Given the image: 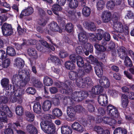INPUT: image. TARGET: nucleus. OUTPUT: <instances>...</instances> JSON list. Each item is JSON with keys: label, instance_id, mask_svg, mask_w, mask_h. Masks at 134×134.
I'll use <instances>...</instances> for the list:
<instances>
[{"label": "nucleus", "instance_id": "nucleus-1", "mask_svg": "<svg viewBox=\"0 0 134 134\" xmlns=\"http://www.w3.org/2000/svg\"><path fill=\"white\" fill-rule=\"evenodd\" d=\"M40 125L42 129L46 133L52 134L55 132V126L52 122L46 120L42 121Z\"/></svg>", "mask_w": 134, "mask_h": 134}, {"label": "nucleus", "instance_id": "nucleus-2", "mask_svg": "<svg viewBox=\"0 0 134 134\" xmlns=\"http://www.w3.org/2000/svg\"><path fill=\"white\" fill-rule=\"evenodd\" d=\"M72 82L70 81H67L65 83L61 82H56L55 85L56 86L60 88V92L63 94H69L72 91V86L71 84Z\"/></svg>", "mask_w": 134, "mask_h": 134}, {"label": "nucleus", "instance_id": "nucleus-3", "mask_svg": "<svg viewBox=\"0 0 134 134\" xmlns=\"http://www.w3.org/2000/svg\"><path fill=\"white\" fill-rule=\"evenodd\" d=\"M19 70L18 75L20 81H22L20 84L22 87L25 86L30 80V75L27 70H25L21 68Z\"/></svg>", "mask_w": 134, "mask_h": 134}, {"label": "nucleus", "instance_id": "nucleus-4", "mask_svg": "<svg viewBox=\"0 0 134 134\" xmlns=\"http://www.w3.org/2000/svg\"><path fill=\"white\" fill-rule=\"evenodd\" d=\"M1 29L3 35L8 36L12 35L13 32L11 25L4 23L2 26Z\"/></svg>", "mask_w": 134, "mask_h": 134}, {"label": "nucleus", "instance_id": "nucleus-5", "mask_svg": "<svg viewBox=\"0 0 134 134\" xmlns=\"http://www.w3.org/2000/svg\"><path fill=\"white\" fill-rule=\"evenodd\" d=\"M107 111L108 115L111 117L120 118V116L118 109L112 105L110 104L107 106Z\"/></svg>", "mask_w": 134, "mask_h": 134}, {"label": "nucleus", "instance_id": "nucleus-6", "mask_svg": "<svg viewBox=\"0 0 134 134\" xmlns=\"http://www.w3.org/2000/svg\"><path fill=\"white\" fill-rule=\"evenodd\" d=\"M103 88L100 85H98L93 87L91 91H88V93L90 95V98H94L96 95L102 93Z\"/></svg>", "mask_w": 134, "mask_h": 134}, {"label": "nucleus", "instance_id": "nucleus-7", "mask_svg": "<svg viewBox=\"0 0 134 134\" xmlns=\"http://www.w3.org/2000/svg\"><path fill=\"white\" fill-rule=\"evenodd\" d=\"M98 101L99 104L102 106H106L108 103L107 96L105 94L99 95L98 98Z\"/></svg>", "mask_w": 134, "mask_h": 134}, {"label": "nucleus", "instance_id": "nucleus-8", "mask_svg": "<svg viewBox=\"0 0 134 134\" xmlns=\"http://www.w3.org/2000/svg\"><path fill=\"white\" fill-rule=\"evenodd\" d=\"M48 27L50 30L53 32H58L61 33L62 32V30L60 28L57 23L52 21L48 25Z\"/></svg>", "mask_w": 134, "mask_h": 134}, {"label": "nucleus", "instance_id": "nucleus-9", "mask_svg": "<svg viewBox=\"0 0 134 134\" xmlns=\"http://www.w3.org/2000/svg\"><path fill=\"white\" fill-rule=\"evenodd\" d=\"M67 113L69 118L73 119L75 118L76 110L74 107L72 106L68 107L67 108Z\"/></svg>", "mask_w": 134, "mask_h": 134}, {"label": "nucleus", "instance_id": "nucleus-10", "mask_svg": "<svg viewBox=\"0 0 134 134\" xmlns=\"http://www.w3.org/2000/svg\"><path fill=\"white\" fill-rule=\"evenodd\" d=\"M103 64L101 62H99L95 67V71L96 74L99 77H101L103 74Z\"/></svg>", "mask_w": 134, "mask_h": 134}, {"label": "nucleus", "instance_id": "nucleus-11", "mask_svg": "<svg viewBox=\"0 0 134 134\" xmlns=\"http://www.w3.org/2000/svg\"><path fill=\"white\" fill-rule=\"evenodd\" d=\"M113 22V28L115 30L114 31L123 32L124 29L122 24L119 21H114Z\"/></svg>", "mask_w": 134, "mask_h": 134}, {"label": "nucleus", "instance_id": "nucleus-12", "mask_svg": "<svg viewBox=\"0 0 134 134\" xmlns=\"http://www.w3.org/2000/svg\"><path fill=\"white\" fill-rule=\"evenodd\" d=\"M33 9L31 7H28L23 10L20 15V18H22L23 16L29 15L33 13Z\"/></svg>", "mask_w": 134, "mask_h": 134}, {"label": "nucleus", "instance_id": "nucleus-13", "mask_svg": "<svg viewBox=\"0 0 134 134\" xmlns=\"http://www.w3.org/2000/svg\"><path fill=\"white\" fill-rule=\"evenodd\" d=\"M99 83L101 87L105 88L109 87L110 83L108 79L105 77L103 76L99 80Z\"/></svg>", "mask_w": 134, "mask_h": 134}, {"label": "nucleus", "instance_id": "nucleus-14", "mask_svg": "<svg viewBox=\"0 0 134 134\" xmlns=\"http://www.w3.org/2000/svg\"><path fill=\"white\" fill-rule=\"evenodd\" d=\"M72 129L80 133L82 132L85 130L83 127L77 122H74L71 125Z\"/></svg>", "mask_w": 134, "mask_h": 134}, {"label": "nucleus", "instance_id": "nucleus-15", "mask_svg": "<svg viewBox=\"0 0 134 134\" xmlns=\"http://www.w3.org/2000/svg\"><path fill=\"white\" fill-rule=\"evenodd\" d=\"M111 14L110 12L104 11L102 13V18L103 21L104 23H107L110 21Z\"/></svg>", "mask_w": 134, "mask_h": 134}, {"label": "nucleus", "instance_id": "nucleus-16", "mask_svg": "<svg viewBox=\"0 0 134 134\" xmlns=\"http://www.w3.org/2000/svg\"><path fill=\"white\" fill-rule=\"evenodd\" d=\"M79 41L84 44L87 42L88 38L85 31L80 32L78 35Z\"/></svg>", "mask_w": 134, "mask_h": 134}, {"label": "nucleus", "instance_id": "nucleus-17", "mask_svg": "<svg viewBox=\"0 0 134 134\" xmlns=\"http://www.w3.org/2000/svg\"><path fill=\"white\" fill-rule=\"evenodd\" d=\"M86 102L88 104L87 108L88 111L91 112H93L95 109L94 101L93 100H86Z\"/></svg>", "mask_w": 134, "mask_h": 134}, {"label": "nucleus", "instance_id": "nucleus-18", "mask_svg": "<svg viewBox=\"0 0 134 134\" xmlns=\"http://www.w3.org/2000/svg\"><path fill=\"white\" fill-rule=\"evenodd\" d=\"M83 25L85 27L90 29L91 31H94L96 30V27L94 23L92 22H88L84 21Z\"/></svg>", "mask_w": 134, "mask_h": 134}, {"label": "nucleus", "instance_id": "nucleus-19", "mask_svg": "<svg viewBox=\"0 0 134 134\" xmlns=\"http://www.w3.org/2000/svg\"><path fill=\"white\" fill-rule=\"evenodd\" d=\"M94 131L98 134H110V132L108 130H104L101 127L96 126L94 128Z\"/></svg>", "mask_w": 134, "mask_h": 134}, {"label": "nucleus", "instance_id": "nucleus-20", "mask_svg": "<svg viewBox=\"0 0 134 134\" xmlns=\"http://www.w3.org/2000/svg\"><path fill=\"white\" fill-rule=\"evenodd\" d=\"M20 86L14 85L13 90L14 94L16 97L20 96L22 94V89L20 88Z\"/></svg>", "mask_w": 134, "mask_h": 134}, {"label": "nucleus", "instance_id": "nucleus-21", "mask_svg": "<svg viewBox=\"0 0 134 134\" xmlns=\"http://www.w3.org/2000/svg\"><path fill=\"white\" fill-rule=\"evenodd\" d=\"M61 132L62 134H71L72 131L69 126L64 125L61 127Z\"/></svg>", "mask_w": 134, "mask_h": 134}, {"label": "nucleus", "instance_id": "nucleus-22", "mask_svg": "<svg viewBox=\"0 0 134 134\" xmlns=\"http://www.w3.org/2000/svg\"><path fill=\"white\" fill-rule=\"evenodd\" d=\"M52 103L48 100L44 101L42 104V108L44 111L49 110L51 108Z\"/></svg>", "mask_w": 134, "mask_h": 134}, {"label": "nucleus", "instance_id": "nucleus-23", "mask_svg": "<svg viewBox=\"0 0 134 134\" xmlns=\"http://www.w3.org/2000/svg\"><path fill=\"white\" fill-rule=\"evenodd\" d=\"M15 64L16 66L20 68H22L24 65V60L20 58H16L15 60Z\"/></svg>", "mask_w": 134, "mask_h": 134}, {"label": "nucleus", "instance_id": "nucleus-24", "mask_svg": "<svg viewBox=\"0 0 134 134\" xmlns=\"http://www.w3.org/2000/svg\"><path fill=\"white\" fill-rule=\"evenodd\" d=\"M83 86L84 87L86 86H90L92 85L93 84V82L91 77H87L83 79Z\"/></svg>", "mask_w": 134, "mask_h": 134}, {"label": "nucleus", "instance_id": "nucleus-25", "mask_svg": "<svg viewBox=\"0 0 134 134\" xmlns=\"http://www.w3.org/2000/svg\"><path fill=\"white\" fill-rule=\"evenodd\" d=\"M33 109L34 111L36 113L40 114L41 111V106L39 103H37L34 104Z\"/></svg>", "mask_w": 134, "mask_h": 134}, {"label": "nucleus", "instance_id": "nucleus-26", "mask_svg": "<svg viewBox=\"0 0 134 134\" xmlns=\"http://www.w3.org/2000/svg\"><path fill=\"white\" fill-rule=\"evenodd\" d=\"M12 81L15 85L21 86L20 84L21 81H20V78L18 76V75H15L13 76L12 78Z\"/></svg>", "mask_w": 134, "mask_h": 134}, {"label": "nucleus", "instance_id": "nucleus-27", "mask_svg": "<svg viewBox=\"0 0 134 134\" xmlns=\"http://www.w3.org/2000/svg\"><path fill=\"white\" fill-rule=\"evenodd\" d=\"M26 129L27 131L31 134L37 133L38 132L36 129L31 124L27 125L26 126Z\"/></svg>", "mask_w": 134, "mask_h": 134}, {"label": "nucleus", "instance_id": "nucleus-28", "mask_svg": "<svg viewBox=\"0 0 134 134\" xmlns=\"http://www.w3.org/2000/svg\"><path fill=\"white\" fill-rule=\"evenodd\" d=\"M52 11L55 14L58 15V13L57 12L62 10V9L60 5L58 4H54L52 7Z\"/></svg>", "mask_w": 134, "mask_h": 134}, {"label": "nucleus", "instance_id": "nucleus-29", "mask_svg": "<svg viewBox=\"0 0 134 134\" xmlns=\"http://www.w3.org/2000/svg\"><path fill=\"white\" fill-rule=\"evenodd\" d=\"M127 130L125 129L120 127L116 128L114 132V134H126Z\"/></svg>", "mask_w": 134, "mask_h": 134}, {"label": "nucleus", "instance_id": "nucleus-30", "mask_svg": "<svg viewBox=\"0 0 134 134\" xmlns=\"http://www.w3.org/2000/svg\"><path fill=\"white\" fill-rule=\"evenodd\" d=\"M53 80L48 76L44 77L43 79V82L44 85L47 86H51L53 83Z\"/></svg>", "mask_w": 134, "mask_h": 134}, {"label": "nucleus", "instance_id": "nucleus-31", "mask_svg": "<svg viewBox=\"0 0 134 134\" xmlns=\"http://www.w3.org/2000/svg\"><path fill=\"white\" fill-rule=\"evenodd\" d=\"M91 13L90 8L87 6H85L82 9V13L83 15L86 17L90 15Z\"/></svg>", "mask_w": 134, "mask_h": 134}, {"label": "nucleus", "instance_id": "nucleus-32", "mask_svg": "<svg viewBox=\"0 0 134 134\" xmlns=\"http://www.w3.org/2000/svg\"><path fill=\"white\" fill-rule=\"evenodd\" d=\"M77 64L78 66L79 67H82L84 66V62L83 58L80 56H78L76 57Z\"/></svg>", "mask_w": 134, "mask_h": 134}, {"label": "nucleus", "instance_id": "nucleus-33", "mask_svg": "<svg viewBox=\"0 0 134 134\" xmlns=\"http://www.w3.org/2000/svg\"><path fill=\"white\" fill-rule=\"evenodd\" d=\"M31 80L33 85L35 87L40 88L42 87L43 85L41 82L40 81L36 80L34 77L32 78Z\"/></svg>", "mask_w": 134, "mask_h": 134}, {"label": "nucleus", "instance_id": "nucleus-34", "mask_svg": "<svg viewBox=\"0 0 134 134\" xmlns=\"http://www.w3.org/2000/svg\"><path fill=\"white\" fill-rule=\"evenodd\" d=\"M66 68L69 70H73L75 68V65L70 61H68L65 63Z\"/></svg>", "mask_w": 134, "mask_h": 134}, {"label": "nucleus", "instance_id": "nucleus-35", "mask_svg": "<svg viewBox=\"0 0 134 134\" xmlns=\"http://www.w3.org/2000/svg\"><path fill=\"white\" fill-rule=\"evenodd\" d=\"M52 112L54 115L57 117H60L62 114L61 110L58 108H54L52 111Z\"/></svg>", "mask_w": 134, "mask_h": 134}, {"label": "nucleus", "instance_id": "nucleus-36", "mask_svg": "<svg viewBox=\"0 0 134 134\" xmlns=\"http://www.w3.org/2000/svg\"><path fill=\"white\" fill-rule=\"evenodd\" d=\"M6 53L9 55L13 56L16 54V52L14 49L11 47H9L7 48Z\"/></svg>", "mask_w": 134, "mask_h": 134}, {"label": "nucleus", "instance_id": "nucleus-37", "mask_svg": "<svg viewBox=\"0 0 134 134\" xmlns=\"http://www.w3.org/2000/svg\"><path fill=\"white\" fill-rule=\"evenodd\" d=\"M78 5V2L77 0H72L69 3V7L73 9L77 7Z\"/></svg>", "mask_w": 134, "mask_h": 134}, {"label": "nucleus", "instance_id": "nucleus-38", "mask_svg": "<svg viewBox=\"0 0 134 134\" xmlns=\"http://www.w3.org/2000/svg\"><path fill=\"white\" fill-rule=\"evenodd\" d=\"M1 83L2 86L5 88L9 86H11V85L9 84V79L7 78H5L2 79L1 80Z\"/></svg>", "mask_w": 134, "mask_h": 134}, {"label": "nucleus", "instance_id": "nucleus-39", "mask_svg": "<svg viewBox=\"0 0 134 134\" xmlns=\"http://www.w3.org/2000/svg\"><path fill=\"white\" fill-rule=\"evenodd\" d=\"M26 116L27 118V120L29 122H33L34 120V115L30 112H27L25 113Z\"/></svg>", "mask_w": 134, "mask_h": 134}, {"label": "nucleus", "instance_id": "nucleus-40", "mask_svg": "<svg viewBox=\"0 0 134 134\" xmlns=\"http://www.w3.org/2000/svg\"><path fill=\"white\" fill-rule=\"evenodd\" d=\"M83 66L85 72L87 73H90L92 70V66L90 64L88 63H85Z\"/></svg>", "mask_w": 134, "mask_h": 134}, {"label": "nucleus", "instance_id": "nucleus-41", "mask_svg": "<svg viewBox=\"0 0 134 134\" xmlns=\"http://www.w3.org/2000/svg\"><path fill=\"white\" fill-rule=\"evenodd\" d=\"M61 98V96L56 95L55 97L52 100L53 104L55 106H58L60 103V99Z\"/></svg>", "mask_w": 134, "mask_h": 134}, {"label": "nucleus", "instance_id": "nucleus-42", "mask_svg": "<svg viewBox=\"0 0 134 134\" xmlns=\"http://www.w3.org/2000/svg\"><path fill=\"white\" fill-rule=\"evenodd\" d=\"M15 110L16 114L18 115H21L23 113L24 109L21 105H18L16 107Z\"/></svg>", "mask_w": 134, "mask_h": 134}, {"label": "nucleus", "instance_id": "nucleus-43", "mask_svg": "<svg viewBox=\"0 0 134 134\" xmlns=\"http://www.w3.org/2000/svg\"><path fill=\"white\" fill-rule=\"evenodd\" d=\"M0 119L4 122H7V119L6 114L4 112L0 110Z\"/></svg>", "mask_w": 134, "mask_h": 134}, {"label": "nucleus", "instance_id": "nucleus-44", "mask_svg": "<svg viewBox=\"0 0 134 134\" xmlns=\"http://www.w3.org/2000/svg\"><path fill=\"white\" fill-rule=\"evenodd\" d=\"M84 47L86 50L91 53L93 51V47L90 43L87 42L84 44Z\"/></svg>", "mask_w": 134, "mask_h": 134}, {"label": "nucleus", "instance_id": "nucleus-45", "mask_svg": "<svg viewBox=\"0 0 134 134\" xmlns=\"http://www.w3.org/2000/svg\"><path fill=\"white\" fill-rule=\"evenodd\" d=\"M110 118L104 117L103 118H100V117L99 116L97 118V120L98 122H101L102 120L104 123L107 124H109V122H110Z\"/></svg>", "mask_w": 134, "mask_h": 134}, {"label": "nucleus", "instance_id": "nucleus-46", "mask_svg": "<svg viewBox=\"0 0 134 134\" xmlns=\"http://www.w3.org/2000/svg\"><path fill=\"white\" fill-rule=\"evenodd\" d=\"M27 53L30 56H36L37 54L36 51L34 48H30L27 50Z\"/></svg>", "mask_w": 134, "mask_h": 134}, {"label": "nucleus", "instance_id": "nucleus-47", "mask_svg": "<svg viewBox=\"0 0 134 134\" xmlns=\"http://www.w3.org/2000/svg\"><path fill=\"white\" fill-rule=\"evenodd\" d=\"M83 79L81 78H77L76 80V85L79 87L83 88Z\"/></svg>", "mask_w": 134, "mask_h": 134}, {"label": "nucleus", "instance_id": "nucleus-48", "mask_svg": "<svg viewBox=\"0 0 134 134\" xmlns=\"http://www.w3.org/2000/svg\"><path fill=\"white\" fill-rule=\"evenodd\" d=\"M69 78L72 80H74L76 79L78 77V74L74 71H72L70 73Z\"/></svg>", "mask_w": 134, "mask_h": 134}, {"label": "nucleus", "instance_id": "nucleus-49", "mask_svg": "<svg viewBox=\"0 0 134 134\" xmlns=\"http://www.w3.org/2000/svg\"><path fill=\"white\" fill-rule=\"evenodd\" d=\"M115 4L112 1H109L107 2L106 7L109 9L112 10L114 8Z\"/></svg>", "mask_w": 134, "mask_h": 134}, {"label": "nucleus", "instance_id": "nucleus-50", "mask_svg": "<svg viewBox=\"0 0 134 134\" xmlns=\"http://www.w3.org/2000/svg\"><path fill=\"white\" fill-rule=\"evenodd\" d=\"M94 46L97 50L99 51L104 52L106 50L105 48L103 46L100 45L98 44H95Z\"/></svg>", "mask_w": 134, "mask_h": 134}, {"label": "nucleus", "instance_id": "nucleus-51", "mask_svg": "<svg viewBox=\"0 0 134 134\" xmlns=\"http://www.w3.org/2000/svg\"><path fill=\"white\" fill-rule=\"evenodd\" d=\"M73 26L71 23H68L65 26V30L68 32H71L73 30Z\"/></svg>", "mask_w": 134, "mask_h": 134}, {"label": "nucleus", "instance_id": "nucleus-52", "mask_svg": "<svg viewBox=\"0 0 134 134\" xmlns=\"http://www.w3.org/2000/svg\"><path fill=\"white\" fill-rule=\"evenodd\" d=\"M120 32L117 31H111V33L119 38L123 40L124 39V37L122 35V32Z\"/></svg>", "mask_w": 134, "mask_h": 134}, {"label": "nucleus", "instance_id": "nucleus-53", "mask_svg": "<svg viewBox=\"0 0 134 134\" xmlns=\"http://www.w3.org/2000/svg\"><path fill=\"white\" fill-rule=\"evenodd\" d=\"M36 48L38 51L43 53L46 52L47 50L48 49L47 48L44 47L39 44H37Z\"/></svg>", "mask_w": 134, "mask_h": 134}, {"label": "nucleus", "instance_id": "nucleus-54", "mask_svg": "<svg viewBox=\"0 0 134 134\" xmlns=\"http://www.w3.org/2000/svg\"><path fill=\"white\" fill-rule=\"evenodd\" d=\"M10 63V60L9 59L7 58L3 61L1 65L4 68H7Z\"/></svg>", "mask_w": 134, "mask_h": 134}, {"label": "nucleus", "instance_id": "nucleus-55", "mask_svg": "<svg viewBox=\"0 0 134 134\" xmlns=\"http://www.w3.org/2000/svg\"><path fill=\"white\" fill-rule=\"evenodd\" d=\"M105 3L103 0H100L97 3V7L99 10L102 9L104 6Z\"/></svg>", "mask_w": 134, "mask_h": 134}, {"label": "nucleus", "instance_id": "nucleus-56", "mask_svg": "<svg viewBox=\"0 0 134 134\" xmlns=\"http://www.w3.org/2000/svg\"><path fill=\"white\" fill-rule=\"evenodd\" d=\"M81 123L84 126L90 125L91 124V120L89 119H83L81 121Z\"/></svg>", "mask_w": 134, "mask_h": 134}, {"label": "nucleus", "instance_id": "nucleus-57", "mask_svg": "<svg viewBox=\"0 0 134 134\" xmlns=\"http://www.w3.org/2000/svg\"><path fill=\"white\" fill-rule=\"evenodd\" d=\"M26 91L27 93L32 95L34 94L36 92L35 89L32 87H28L26 89Z\"/></svg>", "mask_w": 134, "mask_h": 134}, {"label": "nucleus", "instance_id": "nucleus-58", "mask_svg": "<svg viewBox=\"0 0 134 134\" xmlns=\"http://www.w3.org/2000/svg\"><path fill=\"white\" fill-rule=\"evenodd\" d=\"M7 54L4 51L0 50V59L3 60L7 58Z\"/></svg>", "mask_w": 134, "mask_h": 134}, {"label": "nucleus", "instance_id": "nucleus-59", "mask_svg": "<svg viewBox=\"0 0 134 134\" xmlns=\"http://www.w3.org/2000/svg\"><path fill=\"white\" fill-rule=\"evenodd\" d=\"M50 59L53 62L55 63H57V64H60V62L59 59L57 57L53 55L51 56Z\"/></svg>", "mask_w": 134, "mask_h": 134}, {"label": "nucleus", "instance_id": "nucleus-60", "mask_svg": "<svg viewBox=\"0 0 134 134\" xmlns=\"http://www.w3.org/2000/svg\"><path fill=\"white\" fill-rule=\"evenodd\" d=\"M9 107L6 105H1L0 104V110L6 113V112L9 110Z\"/></svg>", "mask_w": 134, "mask_h": 134}, {"label": "nucleus", "instance_id": "nucleus-61", "mask_svg": "<svg viewBox=\"0 0 134 134\" xmlns=\"http://www.w3.org/2000/svg\"><path fill=\"white\" fill-rule=\"evenodd\" d=\"M126 17L129 19H133L134 18V15L131 11L128 10L127 11Z\"/></svg>", "mask_w": 134, "mask_h": 134}, {"label": "nucleus", "instance_id": "nucleus-62", "mask_svg": "<svg viewBox=\"0 0 134 134\" xmlns=\"http://www.w3.org/2000/svg\"><path fill=\"white\" fill-rule=\"evenodd\" d=\"M87 60L90 62L92 63H97L98 62L97 60L92 55H91L89 57L88 60Z\"/></svg>", "mask_w": 134, "mask_h": 134}, {"label": "nucleus", "instance_id": "nucleus-63", "mask_svg": "<svg viewBox=\"0 0 134 134\" xmlns=\"http://www.w3.org/2000/svg\"><path fill=\"white\" fill-rule=\"evenodd\" d=\"M8 101V98L5 97H0V104L3 105V104H5L7 103Z\"/></svg>", "mask_w": 134, "mask_h": 134}, {"label": "nucleus", "instance_id": "nucleus-64", "mask_svg": "<svg viewBox=\"0 0 134 134\" xmlns=\"http://www.w3.org/2000/svg\"><path fill=\"white\" fill-rule=\"evenodd\" d=\"M81 100H82L85 97L88 96L90 97V95L88 93V91L86 92V91H81Z\"/></svg>", "mask_w": 134, "mask_h": 134}]
</instances>
